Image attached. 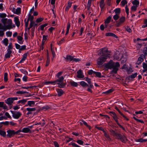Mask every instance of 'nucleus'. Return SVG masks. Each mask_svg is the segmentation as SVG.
I'll return each mask as SVG.
<instances>
[{"mask_svg":"<svg viewBox=\"0 0 147 147\" xmlns=\"http://www.w3.org/2000/svg\"><path fill=\"white\" fill-rule=\"evenodd\" d=\"M119 17V15L115 14V15L113 16V18L115 20H117L118 19Z\"/></svg>","mask_w":147,"mask_h":147,"instance_id":"nucleus-44","label":"nucleus"},{"mask_svg":"<svg viewBox=\"0 0 147 147\" xmlns=\"http://www.w3.org/2000/svg\"><path fill=\"white\" fill-rule=\"evenodd\" d=\"M113 118L115 120V121L116 122L117 124L118 125H119L120 127L123 128V127L121 125H120L119 124V123L118 122V118L117 116L116 115L115 117H113Z\"/></svg>","mask_w":147,"mask_h":147,"instance_id":"nucleus-25","label":"nucleus"},{"mask_svg":"<svg viewBox=\"0 0 147 147\" xmlns=\"http://www.w3.org/2000/svg\"><path fill=\"white\" fill-rule=\"evenodd\" d=\"M50 107L48 106H46L42 107V109L45 110H47L48 109H49Z\"/></svg>","mask_w":147,"mask_h":147,"instance_id":"nucleus-55","label":"nucleus"},{"mask_svg":"<svg viewBox=\"0 0 147 147\" xmlns=\"http://www.w3.org/2000/svg\"><path fill=\"white\" fill-rule=\"evenodd\" d=\"M56 91L58 93V95L59 96H61L64 93V92L61 89H57Z\"/></svg>","mask_w":147,"mask_h":147,"instance_id":"nucleus-15","label":"nucleus"},{"mask_svg":"<svg viewBox=\"0 0 147 147\" xmlns=\"http://www.w3.org/2000/svg\"><path fill=\"white\" fill-rule=\"evenodd\" d=\"M120 66L119 62H117L115 64L111 60L105 64V67L108 68H112L113 70L111 72V74H116L118 69V68Z\"/></svg>","mask_w":147,"mask_h":147,"instance_id":"nucleus-1","label":"nucleus"},{"mask_svg":"<svg viewBox=\"0 0 147 147\" xmlns=\"http://www.w3.org/2000/svg\"><path fill=\"white\" fill-rule=\"evenodd\" d=\"M144 56L143 54H142L140 55V57L138 58L137 63L138 65H139L144 61Z\"/></svg>","mask_w":147,"mask_h":147,"instance_id":"nucleus-8","label":"nucleus"},{"mask_svg":"<svg viewBox=\"0 0 147 147\" xmlns=\"http://www.w3.org/2000/svg\"><path fill=\"white\" fill-rule=\"evenodd\" d=\"M43 19L42 18H39L36 20V22L37 23L41 22L42 21Z\"/></svg>","mask_w":147,"mask_h":147,"instance_id":"nucleus-58","label":"nucleus"},{"mask_svg":"<svg viewBox=\"0 0 147 147\" xmlns=\"http://www.w3.org/2000/svg\"><path fill=\"white\" fill-rule=\"evenodd\" d=\"M31 132L30 129L28 127L24 128L22 129V132L24 133H27Z\"/></svg>","mask_w":147,"mask_h":147,"instance_id":"nucleus-22","label":"nucleus"},{"mask_svg":"<svg viewBox=\"0 0 147 147\" xmlns=\"http://www.w3.org/2000/svg\"><path fill=\"white\" fill-rule=\"evenodd\" d=\"M121 62L122 63H124L126 61V59L125 58L122 57L121 59Z\"/></svg>","mask_w":147,"mask_h":147,"instance_id":"nucleus-53","label":"nucleus"},{"mask_svg":"<svg viewBox=\"0 0 147 147\" xmlns=\"http://www.w3.org/2000/svg\"><path fill=\"white\" fill-rule=\"evenodd\" d=\"M114 11L116 14L119 15L120 12V9L119 8H116L114 10Z\"/></svg>","mask_w":147,"mask_h":147,"instance_id":"nucleus-36","label":"nucleus"},{"mask_svg":"<svg viewBox=\"0 0 147 147\" xmlns=\"http://www.w3.org/2000/svg\"><path fill=\"white\" fill-rule=\"evenodd\" d=\"M72 3L70 2V1H69L68 2V4L67 6L65 8V11H67L71 7V6Z\"/></svg>","mask_w":147,"mask_h":147,"instance_id":"nucleus-26","label":"nucleus"},{"mask_svg":"<svg viewBox=\"0 0 147 147\" xmlns=\"http://www.w3.org/2000/svg\"><path fill=\"white\" fill-rule=\"evenodd\" d=\"M137 75V73H135L134 74H133L132 75L129 76L128 78L129 80H130L131 79L135 78Z\"/></svg>","mask_w":147,"mask_h":147,"instance_id":"nucleus-27","label":"nucleus"},{"mask_svg":"<svg viewBox=\"0 0 147 147\" xmlns=\"http://www.w3.org/2000/svg\"><path fill=\"white\" fill-rule=\"evenodd\" d=\"M73 57L70 55H67L65 59L66 60V61H71L73 60Z\"/></svg>","mask_w":147,"mask_h":147,"instance_id":"nucleus-23","label":"nucleus"},{"mask_svg":"<svg viewBox=\"0 0 147 147\" xmlns=\"http://www.w3.org/2000/svg\"><path fill=\"white\" fill-rule=\"evenodd\" d=\"M81 121L83 122V123L86 126L89 127V126L87 124V123L84 121V120H81Z\"/></svg>","mask_w":147,"mask_h":147,"instance_id":"nucleus-63","label":"nucleus"},{"mask_svg":"<svg viewBox=\"0 0 147 147\" xmlns=\"http://www.w3.org/2000/svg\"><path fill=\"white\" fill-rule=\"evenodd\" d=\"M33 16H31V14L29 13L28 15V20H30V22L34 21H33Z\"/></svg>","mask_w":147,"mask_h":147,"instance_id":"nucleus-31","label":"nucleus"},{"mask_svg":"<svg viewBox=\"0 0 147 147\" xmlns=\"http://www.w3.org/2000/svg\"><path fill=\"white\" fill-rule=\"evenodd\" d=\"M26 110L28 111L27 114L28 115L31 113V112L35 111L36 109L35 108H27Z\"/></svg>","mask_w":147,"mask_h":147,"instance_id":"nucleus-14","label":"nucleus"},{"mask_svg":"<svg viewBox=\"0 0 147 147\" xmlns=\"http://www.w3.org/2000/svg\"><path fill=\"white\" fill-rule=\"evenodd\" d=\"M110 132L111 133V134L114 136H116V135L117 134H117L115 133V131L113 129H111L110 130Z\"/></svg>","mask_w":147,"mask_h":147,"instance_id":"nucleus-42","label":"nucleus"},{"mask_svg":"<svg viewBox=\"0 0 147 147\" xmlns=\"http://www.w3.org/2000/svg\"><path fill=\"white\" fill-rule=\"evenodd\" d=\"M21 72L23 73V74H28V72L27 71H26L25 70L22 69L21 70Z\"/></svg>","mask_w":147,"mask_h":147,"instance_id":"nucleus-57","label":"nucleus"},{"mask_svg":"<svg viewBox=\"0 0 147 147\" xmlns=\"http://www.w3.org/2000/svg\"><path fill=\"white\" fill-rule=\"evenodd\" d=\"M11 112L12 114V117L16 119H18L22 115V113L19 112L15 111H11Z\"/></svg>","mask_w":147,"mask_h":147,"instance_id":"nucleus-4","label":"nucleus"},{"mask_svg":"<svg viewBox=\"0 0 147 147\" xmlns=\"http://www.w3.org/2000/svg\"><path fill=\"white\" fill-rule=\"evenodd\" d=\"M4 80L5 82L7 81V73H5L4 74Z\"/></svg>","mask_w":147,"mask_h":147,"instance_id":"nucleus-45","label":"nucleus"},{"mask_svg":"<svg viewBox=\"0 0 147 147\" xmlns=\"http://www.w3.org/2000/svg\"><path fill=\"white\" fill-rule=\"evenodd\" d=\"M94 74L96 75V76L98 78H101L103 76H101V73L100 72L95 71V72H94Z\"/></svg>","mask_w":147,"mask_h":147,"instance_id":"nucleus-33","label":"nucleus"},{"mask_svg":"<svg viewBox=\"0 0 147 147\" xmlns=\"http://www.w3.org/2000/svg\"><path fill=\"white\" fill-rule=\"evenodd\" d=\"M55 83V81H48L45 82V84H54Z\"/></svg>","mask_w":147,"mask_h":147,"instance_id":"nucleus-54","label":"nucleus"},{"mask_svg":"<svg viewBox=\"0 0 147 147\" xmlns=\"http://www.w3.org/2000/svg\"><path fill=\"white\" fill-rule=\"evenodd\" d=\"M105 0H101L100 2V7L102 9L105 6V4L104 3Z\"/></svg>","mask_w":147,"mask_h":147,"instance_id":"nucleus-29","label":"nucleus"},{"mask_svg":"<svg viewBox=\"0 0 147 147\" xmlns=\"http://www.w3.org/2000/svg\"><path fill=\"white\" fill-rule=\"evenodd\" d=\"M80 85L82 86L83 87L85 86H89L85 82L81 81L80 82Z\"/></svg>","mask_w":147,"mask_h":147,"instance_id":"nucleus-32","label":"nucleus"},{"mask_svg":"<svg viewBox=\"0 0 147 147\" xmlns=\"http://www.w3.org/2000/svg\"><path fill=\"white\" fill-rule=\"evenodd\" d=\"M12 11L14 13L18 14L20 13L21 8H18L17 9H16L15 8H13L12 9Z\"/></svg>","mask_w":147,"mask_h":147,"instance_id":"nucleus-12","label":"nucleus"},{"mask_svg":"<svg viewBox=\"0 0 147 147\" xmlns=\"http://www.w3.org/2000/svg\"><path fill=\"white\" fill-rule=\"evenodd\" d=\"M12 53L11 51H7V53L5 55L6 58H9L10 57V54Z\"/></svg>","mask_w":147,"mask_h":147,"instance_id":"nucleus-30","label":"nucleus"},{"mask_svg":"<svg viewBox=\"0 0 147 147\" xmlns=\"http://www.w3.org/2000/svg\"><path fill=\"white\" fill-rule=\"evenodd\" d=\"M116 138L120 140L121 142L123 143H125L127 141L126 137L123 135L118 134L116 135Z\"/></svg>","mask_w":147,"mask_h":147,"instance_id":"nucleus-5","label":"nucleus"},{"mask_svg":"<svg viewBox=\"0 0 147 147\" xmlns=\"http://www.w3.org/2000/svg\"><path fill=\"white\" fill-rule=\"evenodd\" d=\"M12 99L11 97L5 100V102L9 105H11L13 102Z\"/></svg>","mask_w":147,"mask_h":147,"instance_id":"nucleus-10","label":"nucleus"},{"mask_svg":"<svg viewBox=\"0 0 147 147\" xmlns=\"http://www.w3.org/2000/svg\"><path fill=\"white\" fill-rule=\"evenodd\" d=\"M70 83L71 85L73 86L77 87L78 85V84L77 82H75L74 81H70Z\"/></svg>","mask_w":147,"mask_h":147,"instance_id":"nucleus-34","label":"nucleus"},{"mask_svg":"<svg viewBox=\"0 0 147 147\" xmlns=\"http://www.w3.org/2000/svg\"><path fill=\"white\" fill-rule=\"evenodd\" d=\"M69 145H71L74 147H81L74 143L71 142L69 144Z\"/></svg>","mask_w":147,"mask_h":147,"instance_id":"nucleus-43","label":"nucleus"},{"mask_svg":"<svg viewBox=\"0 0 147 147\" xmlns=\"http://www.w3.org/2000/svg\"><path fill=\"white\" fill-rule=\"evenodd\" d=\"M59 78L58 79L55 80V83H56V84L58 83H59L62 82L64 79V77L63 76Z\"/></svg>","mask_w":147,"mask_h":147,"instance_id":"nucleus-17","label":"nucleus"},{"mask_svg":"<svg viewBox=\"0 0 147 147\" xmlns=\"http://www.w3.org/2000/svg\"><path fill=\"white\" fill-rule=\"evenodd\" d=\"M12 22L11 19H8L7 20L6 24L8 25L5 26L3 27V30L4 31L7 29H10L12 28Z\"/></svg>","mask_w":147,"mask_h":147,"instance_id":"nucleus-3","label":"nucleus"},{"mask_svg":"<svg viewBox=\"0 0 147 147\" xmlns=\"http://www.w3.org/2000/svg\"><path fill=\"white\" fill-rule=\"evenodd\" d=\"M127 2L126 0H123L121 2V5L123 6H124L125 4H127Z\"/></svg>","mask_w":147,"mask_h":147,"instance_id":"nucleus-47","label":"nucleus"},{"mask_svg":"<svg viewBox=\"0 0 147 147\" xmlns=\"http://www.w3.org/2000/svg\"><path fill=\"white\" fill-rule=\"evenodd\" d=\"M144 110H143L142 111H139L135 112V113L136 114H141L143 113V111H144Z\"/></svg>","mask_w":147,"mask_h":147,"instance_id":"nucleus-61","label":"nucleus"},{"mask_svg":"<svg viewBox=\"0 0 147 147\" xmlns=\"http://www.w3.org/2000/svg\"><path fill=\"white\" fill-rule=\"evenodd\" d=\"M26 45H23L22 46H20V50H25L26 49Z\"/></svg>","mask_w":147,"mask_h":147,"instance_id":"nucleus-62","label":"nucleus"},{"mask_svg":"<svg viewBox=\"0 0 147 147\" xmlns=\"http://www.w3.org/2000/svg\"><path fill=\"white\" fill-rule=\"evenodd\" d=\"M77 142L79 144L81 145H83L84 142H83L80 140H79L77 141Z\"/></svg>","mask_w":147,"mask_h":147,"instance_id":"nucleus-49","label":"nucleus"},{"mask_svg":"<svg viewBox=\"0 0 147 147\" xmlns=\"http://www.w3.org/2000/svg\"><path fill=\"white\" fill-rule=\"evenodd\" d=\"M51 50L52 55L53 56V58L55 57V53L54 50L53 49L52 47H51Z\"/></svg>","mask_w":147,"mask_h":147,"instance_id":"nucleus-50","label":"nucleus"},{"mask_svg":"<svg viewBox=\"0 0 147 147\" xmlns=\"http://www.w3.org/2000/svg\"><path fill=\"white\" fill-rule=\"evenodd\" d=\"M78 78H82L84 77V76L83 75L82 71L81 70H79L77 72Z\"/></svg>","mask_w":147,"mask_h":147,"instance_id":"nucleus-11","label":"nucleus"},{"mask_svg":"<svg viewBox=\"0 0 147 147\" xmlns=\"http://www.w3.org/2000/svg\"><path fill=\"white\" fill-rule=\"evenodd\" d=\"M13 49L12 46H8L7 51H11Z\"/></svg>","mask_w":147,"mask_h":147,"instance_id":"nucleus-60","label":"nucleus"},{"mask_svg":"<svg viewBox=\"0 0 147 147\" xmlns=\"http://www.w3.org/2000/svg\"><path fill=\"white\" fill-rule=\"evenodd\" d=\"M14 21L15 24L18 27H19L20 25V22L19 20V19L17 17H15L14 18Z\"/></svg>","mask_w":147,"mask_h":147,"instance_id":"nucleus-16","label":"nucleus"},{"mask_svg":"<svg viewBox=\"0 0 147 147\" xmlns=\"http://www.w3.org/2000/svg\"><path fill=\"white\" fill-rule=\"evenodd\" d=\"M7 20V19H5L2 20V22L4 24V25L6 24Z\"/></svg>","mask_w":147,"mask_h":147,"instance_id":"nucleus-59","label":"nucleus"},{"mask_svg":"<svg viewBox=\"0 0 147 147\" xmlns=\"http://www.w3.org/2000/svg\"><path fill=\"white\" fill-rule=\"evenodd\" d=\"M57 84L58 85V87L60 88H63L65 86V84L63 82L58 83Z\"/></svg>","mask_w":147,"mask_h":147,"instance_id":"nucleus-28","label":"nucleus"},{"mask_svg":"<svg viewBox=\"0 0 147 147\" xmlns=\"http://www.w3.org/2000/svg\"><path fill=\"white\" fill-rule=\"evenodd\" d=\"M8 39L7 38H5L2 42L6 46H7L8 44Z\"/></svg>","mask_w":147,"mask_h":147,"instance_id":"nucleus-35","label":"nucleus"},{"mask_svg":"<svg viewBox=\"0 0 147 147\" xmlns=\"http://www.w3.org/2000/svg\"><path fill=\"white\" fill-rule=\"evenodd\" d=\"M125 21V18L124 16H122L119 19L118 22H117V24H116V26L119 27V26L123 23Z\"/></svg>","mask_w":147,"mask_h":147,"instance_id":"nucleus-7","label":"nucleus"},{"mask_svg":"<svg viewBox=\"0 0 147 147\" xmlns=\"http://www.w3.org/2000/svg\"><path fill=\"white\" fill-rule=\"evenodd\" d=\"M35 104V102L34 101H29L28 102L27 104L26 105V106H29L30 107H32Z\"/></svg>","mask_w":147,"mask_h":147,"instance_id":"nucleus-19","label":"nucleus"},{"mask_svg":"<svg viewBox=\"0 0 147 147\" xmlns=\"http://www.w3.org/2000/svg\"><path fill=\"white\" fill-rule=\"evenodd\" d=\"M7 136L9 138H11L13 135H14V131L13 130H8L7 131Z\"/></svg>","mask_w":147,"mask_h":147,"instance_id":"nucleus-9","label":"nucleus"},{"mask_svg":"<svg viewBox=\"0 0 147 147\" xmlns=\"http://www.w3.org/2000/svg\"><path fill=\"white\" fill-rule=\"evenodd\" d=\"M27 101V99H23L22 100H19L18 102V103L20 104L22 103V104H24Z\"/></svg>","mask_w":147,"mask_h":147,"instance_id":"nucleus-37","label":"nucleus"},{"mask_svg":"<svg viewBox=\"0 0 147 147\" xmlns=\"http://www.w3.org/2000/svg\"><path fill=\"white\" fill-rule=\"evenodd\" d=\"M15 47H16V48L17 49H19V50H20V46L17 43H16L15 44Z\"/></svg>","mask_w":147,"mask_h":147,"instance_id":"nucleus-56","label":"nucleus"},{"mask_svg":"<svg viewBox=\"0 0 147 147\" xmlns=\"http://www.w3.org/2000/svg\"><path fill=\"white\" fill-rule=\"evenodd\" d=\"M100 54H102V55L103 56H107V54H110L108 51V49L106 48H102L100 50Z\"/></svg>","mask_w":147,"mask_h":147,"instance_id":"nucleus-6","label":"nucleus"},{"mask_svg":"<svg viewBox=\"0 0 147 147\" xmlns=\"http://www.w3.org/2000/svg\"><path fill=\"white\" fill-rule=\"evenodd\" d=\"M54 144L55 147H59V145L57 142L54 141Z\"/></svg>","mask_w":147,"mask_h":147,"instance_id":"nucleus-64","label":"nucleus"},{"mask_svg":"<svg viewBox=\"0 0 147 147\" xmlns=\"http://www.w3.org/2000/svg\"><path fill=\"white\" fill-rule=\"evenodd\" d=\"M85 78L86 79V81L88 82L89 85V87L90 88H92L93 87V86L91 82V79L88 77Z\"/></svg>","mask_w":147,"mask_h":147,"instance_id":"nucleus-13","label":"nucleus"},{"mask_svg":"<svg viewBox=\"0 0 147 147\" xmlns=\"http://www.w3.org/2000/svg\"><path fill=\"white\" fill-rule=\"evenodd\" d=\"M17 39L18 40V43L20 44H22L23 43L24 41L22 40L23 38L21 36H18Z\"/></svg>","mask_w":147,"mask_h":147,"instance_id":"nucleus-20","label":"nucleus"},{"mask_svg":"<svg viewBox=\"0 0 147 147\" xmlns=\"http://www.w3.org/2000/svg\"><path fill=\"white\" fill-rule=\"evenodd\" d=\"M132 3L134 5H136V6H138L139 5V2L137 0H134L132 1Z\"/></svg>","mask_w":147,"mask_h":147,"instance_id":"nucleus-40","label":"nucleus"},{"mask_svg":"<svg viewBox=\"0 0 147 147\" xmlns=\"http://www.w3.org/2000/svg\"><path fill=\"white\" fill-rule=\"evenodd\" d=\"M110 54H107V56H102L100 57L97 60V63L98 65H101L110 57Z\"/></svg>","mask_w":147,"mask_h":147,"instance_id":"nucleus-2","label":"nucleus"},{"mask_svg":"<svg viewBox=\"0 0 147 147\" xmlns=\"http://www.w3.org/2000/svg\"><path fill=\"white\" fill-rule=\"evenodd\" d=\"M142 66L144 69L143 72L144 73L147 71V63L143 62L142 63Z\"/></svg>","mask_w":147,"mask_h":147,"instance_id":"nucleus-18","label":"nucleus"},{"mask_svg":"<svg viewBox=\"0 0 147 147\" xmlns=\"http://www.w3.org/2000/svg\"><path fill=\"white\" fill-rule=\"evenodd\" d=\"M0 134L3 137H5L6 135V133L5 131L0 130Z\"/></svg>","mask_w":147,"mask_h":147,"instance_id":"nucleus-41","label":"nucleus"},{"mask_svg":"<svg viewBox=\"0 0 147 147\" xmlns=\"http://www.w3.org/2000/svg\"><path fill=\"white\" fill-rule=\"evenodd\" d=\"M111 19V17L109 16L105 20V24H108L109 23L110 21V20Z\"/></svg>","mask_w":147,"mask_h":147,"instance_id":"nucleus-39","label":"nucleus"},{"mask_svg":"<svg viewBox=\"0 0 147 147\" xmlns=\"http://www.w3.org/2000/svg\"><path fill=\"white\" fill-rule=\"evenodd\" d=\"M25 93H27L26 92L19 91L16 92V94H24Z\"/></svg>","mask_w":147,"mask_h":147,"instance_id":"nucleus-51","label":"nucleus"},{"mask_svg":"<svg viewBox=\"0 0 147 147\" xmlns=\"http://www.w3.org/2000/svg\"><path fill=\"white\" fill-rule=\"evenodd\" d=\"M105 35L106 36H111L116 38H117V36L116 35L111 32H108L106 33L105 34Z\"/></svg>","mask_w":147,"mask_h":147,"instance_id":"nucleus-21","label":"nucleus"},{"mask_svg":"<svg viewBox=\"0 0 147 147\" xmlns=\"http://www.w3.org/2000/svg\"><path fill=\"white\" fill-rule=\"evenodd\" d=\"M6 34L7 36L10 37L12 35V32L10 31H8L6 32Z\"/></svg>","mask_w":147,"mask_h":147,"instance_id":"nucleus-48","label":"nucleus"},{"mask_svg":"<svg viewBox=\"0 0 147 147\" xmlns=\"http://www.w3.org/2000/svg\"><path fill=\"white\" fill-rule=\"evenodd\" d=\"M144 25L142 26V28H144L147 27V19L144 20Z\"/></svg>","mask_w":147,"mask_h":147,"instance_id":"nucleus-46","label":"nucleus"},{"mask_svg":"<svg viewBox=\"0 0 147 147\" xmlns=\"http://www.w3.org/2000/svg\"><path fill=\"white\" fill-rule=\"evenodd\" d=\"M138 6H133L131 7L132 11H135L136 10Z\"/></svg>","mask_w":147,"mask_h":147,"instance_id":"nucleus-52","label":"nucleus"},{"mask_svg":"<svg viewBox=\"0 0 147 147\" xmlns=\"http://www.w3.org/2000/svg\"><path fill=\"white\" fill-rule=\"evenodd\" d=\"M27 57V53H25L23 55V57L22 58L21 60L19 62V63H22L26 59V58Z\"/></svg>","mask_w":147,"mask_h":147,"instance_id":"nucleus-24","label":"nucleus"},{"mask_svg":"<svg viewBox=\"0 0 147 147\" xmlns=\"http://www.w3.org/2000/svg\"><path fill=\"white\" fill-rule=\"evenodd\" d=\"M136 141L140 142H145L147 141V139H144L142 138H140L137 140Z\"/></svg>","mask_w":147,"mask_h":147,"instance_id":"nucleus-38","label":"nucleus"}]
</instances>
